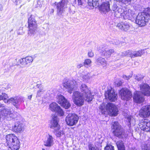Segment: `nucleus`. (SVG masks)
<instances>
[{"label":"nucleus","mask_w":150,"mask_h":150,"mask_svg":"<svg viewBox=\"0 0 150 150\" xmlns=\"http://www.w3.org/2000/svg\"><path fill=\"white\" fill-rule=\"evenodd\" d=\"M112 43L115 45H118L120 43V41L117 39L113 40L111 41Z\"/></svg>","instance_id":"39"},{"label":"nucleus","mask_w":150,"mask_h":150,"mask_svg":"<svg viewBox=\"0 0 150 150\" xmlns=\"http://www.w3.org/2000/svg\"><path fill=\"white\" fill-rule=\"evenodd\" d=\"M13 1H14L16 5H18L20 4L22 0H12Z\"/></svg>","instance_id":"45"},{"label":"nucleus","mask_w":150,"mask_h":150,"mask_svg":"<svg viewBox=\"0 0 150 150\" xmlns=\"http://www.w3.org/2000/svg\"><path fill=\"white\" fill-rule=\"evenodd\" d=\"M91 61L90 59H86L85 60L84 64L86 65H89L91 63Z\"/></svg>","instance_id":"42"},{"label":"nucleus","mask_w":150,"mask_h":150,"mask_svg":"<svg viewBox=\"0 0 150 150\" xmlns=\"http://www.w3.org/2000/svg\"><path fill=\"white\" fill-rule=\"evenodd\" d=\"M35 18V16H34L31 15L28 19L29 30L28 32V34L30 36H32L37 31V25Z\"/></svg>","instance_id":"8"},{"label":"nucleus","mask_w":150,"mask_h":150,"mask_svg":"<svg viewBox=\"0 0 150 150\" xmlns=\"http://www.w3.org/2000/svg\"><path fill=\"white\" fill-rule=\"evenodd\" d=\"M99 109L101 114H105L107 112L112 116L117 115L118 111L115 105L111 103H108L106 105L104 103H102L99 107Z\"/></svg>","instance_id":"2"},{"label":"nucleus","mask_w":150,"mask_h":150,"mask_svg":"<svg viewBox=\"0 0 150 150\" xmlns=\"http://www.w3.org/2000/svg\"><path fill=\"white\" fill-rule=\"evenodd\" d=\"M44 91L45 90L44 89V88L40 89H39L37 91L36 97H40L41 96V94L43 93Z\"/></svg>","instance_id":"36"},{"label":"nucleus","mask_w":150,"mask_h":150,"mask_svg":"<svg viewBox=\"0 0 150 150\" xmlns=\"http://www.w3.org/2000/svg\"><path fill=\"white\" fill-rule=\"evenodd\" d=\"M62 84L64 87L65 88L67 91L70 93L77 86L76 81L74 80L66 79L64 81Z\"/></svg>","instance_id":"12"},{"label":"nucleus","mask_w":150,"mask_h":150,"mask_svg":"<svg viewBox=\"0 0 150 150\" xmlns=\"http://www.w3.org/2000/svg\"><path fill=\"white\" fill-rule=\"evenodd\" d=\"M142 93L147 96H150V87L147 84L142 83L140 86Z\"/></svg>","instance_id":"24"},{"label":"nucleus","mask_w":150,"mask_h":150,"mask_svg":"<svg viewBox=\"0 0 150 150\" xmlns=\"http://www.w3.org/2000/svg\"><path fill=\"white\" fill-rule=\"evenodd\" d=\"M142 150H150V147L148 146L147 145H146L144 147L142 148Z\"/></svg>","instance_id":"48"},{"label":"nucleus","mask_w":150,"mask_h":150,"mask_svg":"<svg viewBox=\"0 0 150 150\" xmlns=\"http://www.w3.org/2000/svg\"><path fill=\"white\" fill-rule=\"evenodd\" d=\"M99 0H88V4L90 6H98L99 5Z\"/></svg>","instance_id":"30"},{"label":"nucleus","mask_w":150,"mask_h":150,"mask_svg":"<svg viewBox=\"0 0 150 150\" xmlns=\"http://www.w3.org/2000/svg\"><path fill=\"white\" fill-rule=\"evenodd\" d=\"M131 10H128V11H123L122 13H120V16H123L124 19H129V18L132 16V14L130 13Z\"/></svg>","instance_id":"28"},{"label":"nucleus","mask_w":150,"mask_h":150,"mask_svg":"<svg viewBox=\"0 0 150 150\" xmlns=\"http://www.w3.org/2000/svg\"><path fill=\"white\" fill-rule=\"evenodd\" d=\"M118 58V59H117V60H118V59H119V58Z\"/></svg>","instance_id":"57"},{"label":"nucleus","mask_w":150,"mask_h":150,"mask_svg":"<svg viewBox=\"0 0 150 150\" xmlns=\"http://www.w3.org/2000/svg\"><path fill=\"white\" fill-rule=\"evenodd\" d=\"M118 1L121 2L122 3L126 4L128 3H130L132 0H117Z\"/></svg>","instance_id":"41"},{"label":"nucleus","mask_w":150,"mask_h":150,"mask_svg":"<svg viewBox=\"0 0 150 150\" xmlns=\"http://www.w3.org/2000/svg\"><path fill=\"white\" fill-rule=\"evenodd\" d=\"M79 88L81 91V93L86 98L87 102H89L91 101L93 96L91 95V91L87 86L85 84H82L79 86Z\"/></svg>","instance_id":"9"},{"label":"nucleus","mask_w":150,"mask_h":150,"mask_svg":"<svg viewBox=\"0 0 150 150\" xmlns=\"http://www.w3.org/2000/svg\"><path fill=\"white\" fill-rule=\"evenodd\" d=\"M148 17H146L145 14L144 13H139L137 16L136 20V23L140 26H144L146 22L148 21Z\"/></svg>","instance_id":"15"},{"label":"nucleus","mask_w":150,"mask_h":150,"mask_svg":"<svg viewBox=\"0 0 150 150\" xmlns=\"http://www.w3.org/2000/svg\"><path fill=\"white\" fill-rule=\"evenodd\" d=\"M133 98L135 102L138 103H142L144 100L142 93L139 91H136L134 93Z\"/></svg>","instance_id":"23"},{"label":"nucleus","mask_w":150,"mask_h":150,"mask_svg":"<svg viewBox=\"0 0 150 150\" xmlns=\"http://www.w3.org/2000/svg\"><path fill=\"white\" fill-rule=\"evenodd\" d=\"M100 10L103 12H107L110 11V2L106 1L103 2L100 6Z\"/></svg>","instance_id":"27"},{"label":"nucleus","mask_w":150,"mask_h":150,"mask_svg":"<svg viewBox=\"0 0 150 150\" xmlns=\"http://www.w3.org/2000/svg\"><path fill=\"white\" fill-rule=\"evenodd\" d=\"M116 144L118 150H125V146L122 141H118Z\"/></svg>","instance_id":"32"},{"label":"nucleus","mask_w":150,"mask_h":150,"mask_svg":"<svg viewBox=\"0 0 150 150\" xmlns=\"http://www.w3.org/2000/svg\"><path fill=\"white\" fill-rule=\"evenodd\" d=\"M121 99L123 100H128L132 97L131 92L127 88H123L119 92Z\"/></svg>","instance_id":"16"},{"label":"nucleus","mask_w":150,"mask_h":150,"mask_svg":"<svg viewBox=\"0 0 150 150\" xmlns=\"http://www.w3.org/2000/svg\"><path fill=\"white\" fill-rule=\"evenodd\" d=\"M8 96L7 94L3 93L0 94V101L3 100L6 103H11L16 108H18L21 103L23 102L24 98L22 97L16 96L14 98H11L8 99ZM4 105L0 102V108L3 107Z\"/></svg>","instance_id":"1"},{"label":"nucleus","mask_w":150,"mask_h":150,"mask_svg":"<svg viewBox=\"0 0 150 150\" xmlns=\"http://www.w3.org/2000/svg\"><path fill=\"white\" fill-rule=\"evenodd\" d=\"M78 5L80 6H84L86 2L85 0H78Z\"/></svg>","instance_id":"38"},{"label":"nucleus","mask_w":150,"mask_h":150,"mask_svg":"<svg viewBox=\"0 0 150 150\" xmlns=\"http://www.w3.org/2000/svg\"><path fill=\"white\" fill-rule=\"evenodd\" d=\"M15 113L9 109H1L0 111V117L10 120L15 118Z\"/></svg>","instance_id":"10"},{"label":"nucleus","mask_w":150,"mask_h":150,"mask_svg":"<svg viewBox=\"0 0 150 150\" xmlns=\"http://www.w3.org/2000/svg\"><path fill=\"white\" fill-rule=\"evenodd\" d=\"M52 10L53 11V12L54 11V10L53 9H52Z\"/></svg>","instance_id":"55"},{"label":"nucleus","mask_w":150,"mask_h":150,"mask_svg":"<svg viewBox=\"0 0 150 150\" xmlns=\"http://www.w3.org/2000/svg\"><path fill=\"white\" fill-rule=\"evenodd\" d=\"M3 7L2 5L0 4V11H1Z\"/></svg>","instance_id":"52"},{"label":"nucleus","mask_w":150,"mask_h":150,"mask_svg":"<svg viewBox=\"0 0 150 150\" xmlns=\"http://www.w3.org/2000/svg\"><path fill=\"white\" fill-rule=\"evenodd\" d=\"M36 87L39 89H40L44 88L43 86L41 84H37Z\"/></svg>","instance_id":"49"},{"label":"nucleus","mask_w":150,"mask_h":150,"mask_svg":"<svg viewBox=\"0 0 150 150\" xmlns=\"http://www.w3.org/2000/svg\"><path fill=\"white\" fill-rule=\"evenodd\" d=\"M83 66V63L77 65V67L79 69Z\"/></svg>","instance_id":"50"},{"label":"nucleus","mask_w":150,"mask_h":150,"mask_svg":"<svg viewBox=\"0 0 150 150\" xmlns=\"http://www.w3.org/2000/svg\"><path fill=\"white\" fill-rule=\"evenodd\" d=\"M130 150H135V149H131Z\"/></svg>","instance_id":"54"},{"label":"nucleus","mask_w":150,"mask_h":150,"mask_svg":"<svg viewBox=\"0 0 150 150\" xmlns=\"http://www.w3.org/2000/svg\"><path fill=\"white\" fill-rule=\"evenodd\" d=\"M146 50V49H144L137 51L128 50L123 52L122 54V56H124L128 55L131 59L134 58L136 57L141 56L145 53Z\"/></svg>","instance_id":"11"},{"label":"nucleus","mask_w":150,"mask_h":150,"mask_svg":"<svg viewBox=\"0 0 150 150\" xmlns=\"http://www.w3.org/2000/svg\"><path fill=\"white\" fill-rule=\"evenodd\" d=\"M134 79L138 81H139L143 79L144 76L142 74H138L134 75Z\"/></svg>","instance_id":"34"},{"label":"nucleus","mask_w":150,"mask_h":150,"mask_svg":"<svg viewBox=\"0 0 150 150\" xmlns=\"http://www.w3.org/2000/svg\"><path fill=\"white\" fill-rule=\"evenodd\" d=\"M6 143L11 150H18L20 147V143L18 137L14 134L7 135L6 137Z\"/></svg>","instance_id":"3"},{"label":"nucleus","mask_w":150,"mask_h":150,"mask_svg":"<svg viewBox=\"0 0 150 150\" xmlns=\"http://www.w3.org/2000/svg\"><path fill=\"white\" fill-rule=\"evenodd\" d=\"M79 119L78 116L76 114L69 113L66 117V122L68 125L72 126L77 122Z\"/></svg>","instance_id":"14"},{"label":"nucleus","mask_w":150,"mask_h":150,"mask_svg":"<svg viewBox=\"0 0 150 150\" xmlns=\"http://www.w3.org/2000/svg\"><path fill=\"white\" fill-rule=\"evenodd\" d=\"M34 59V58L30 56L21 58L19 60L16 59L13 61L12 66H20L21 68H23L30 65Z\"/></svg>","instance_id":"4"},{"label":"nucleus","mask_w":150,"mask_h":150,"mask_svg":"<svg viewBox=\"0 0 150 150\" xmlns=\"http://www.w3.org/2000/svg\"><path fill=\"white\" fill-rule=\"evenodd\" d=\"M105 97H108L109 99L112 101H115L117 99V94L115 92L114 90L112 89H108L107 92L105 94Z\"/></svg>","instance_id":"21"},{"label":"nucleus","mask_w":150,"mask_h":150,"mask_svg":"<svg viewBox=\"0 0 150 150\" xmlns=\"http://www.w3.org/2000/svg\"><path fill=\"white\" fill-rule=\"evenodd\" d=\"M42 150H45V149H42Z\"/></svg>","instance_id":"56"},{"label":"nucleus","mask_w":150,"mask_h":150,"mask_svg":"<svg viewBox=\"0 0 150 150\" xmlns=\"http://www.w3.org/2000/svg\"><path fill=\"white\" fill-rule=\"evenodd\" d=\"M94 55L93 52L92 51H89L88 54V57H93Z\"/></svg>","instance_id":"43"},{"label":"nucleus","mask_w":150,"mask_h":150,"mask_svg":"<svg viewBox=\"0 0 150 150\" xmlns=\"http://www.w3.org/2000/svg\"><path fill=\"white\" fill-rule=\"evenodd\" d=\"M53 144V137L49 134L47 135L44 141V145L47 147H50Z\"/></svg>","instance_id":"26"},{"label":"nucleus","mask_w":150,"mask_h":150,"mask_svg":"<svg viewBox=\"0 0 150 150\" xmlns=\"http://www.w3.org/2000/svg\"><path fill=\"white\" fill-rule=\"evenodd\" d=\"M69 0H62L57 5V14L60 17H62L64 12V8L68 2Z\"/></svg>","instance_id":"13"},{"label":"nucleus","mask_w":150,"mask_h":150,"mask_svg":"<svg viewBox=\"0 0 150 150\" xmlns=\"http://www.w3.org/2000/svg\"><path fill=\"white\" fill-rule=\"evenodd\" d=\"M102 55L105 56L106 57H110L111 54L114 52V50L113 49H110L109 50H102Z\"/></svg>","instance_id":"29"},{"label":"nucleus","mask_w":150,"mask_h":150,"mask_svg":"<svg viewBox=\"0 0 150 150\" xmlns=\"http://www.w3.org/2000/svg\"><path fill=\"white\" fill-rule=\"evenodd\" d=\"M139 127L142 130L150 132V122L147 119L141 120L139 124Z\"/></svg>","instance_id":"18"},{"label":"nucleus","mask_w":150,"mask_h":150,"mask_svg":"<svg viewBox=\"0 0 150 150\" xmlns=\"http://www.w3.org/2000/svg\"><path fill=\"white\" fill-rule=\"evenodd\" d=\"M132 75H129L128 76L126 75H123L122 77L124 79L128 80L129 79L132 77Z\"/></svg>","instance_id":"44"},{"label":"nucleus","mask_w":150,"mask_h":150,"mask_svg":"<svg viewBox=\"0 0 150 150\" xmlns=\"http://www.w3.org/2000/svg\"><path fill=\"white\" fill-rule=\"evenodd\" d=\"M41 2L39 1H37V4L36 5V7H41L42 6Z\"/></svg>","instance_id":"46"},{"label":"nucleus","mask_w":150,"mask_h":150,"mask_svg":"<svg viewBox=\"0 0 150 150\" xmlns=\"http://www.w3.org/2000/svg\"><path fill=\"white\" fill-rule=\"evenodd\" d=\"M72 98L74 103L78 106L83 105L85 100L87 101L84 95L80 92L77 91L73 93Z\"/></svg>","instance_id":"7"},{"label":"nucleus","mask_w":150,"mask_h":150,"mask_svg":"<svg viewBox=\"0 0 150 150\" xmlns=\"http://www.w3.org/2000/svg\"><path fill=\"white\" fill-rule=\"evenodd\" d=\"M112 10L116 14H117V13L121 12L122 11V8H119L116 4L113 5L112 8Z\"/></svg>","instance_id":"33"},{"label":"nucleus","mask_w":150,"mask_h":150,"mask_svg":"<svg viewBox=\"0 0 150 150\" xmlns=\"http://www.w3.org/2000/svg\"><path fill=\"white\" fill-rule=\"evenodd\" d=\"M13 130L17 133H21L24 130V126L20 122L17 121L15 123V126L13 127Z\"/></svg>","instance_id":"25"},{"label":"nucleus","mask_w":150,"mask_h":150,"mask_svg":"<svg viewBox=\"0 0 150 150\" xmlns=\"http://www.w3.org/2000/svg\"><path fill=\"white\" fill-rule=\"evenodd\" d=\"M57 99L58 103L65 109H68L70 107V103L63 96L58 95Z\"/></svg>","instance_id":"19"},{"label":"nucleus","mask_w":150,"mask_h":150,"mask_svg":"<svg viewBox=\"0 0 150 150\" xmlns=\"http://www.w3.org/2000/svg\"><path fill=\"white\" fill-rule=\"evenodd\" d=\"M122 31H127L131 27L130 24L126 21H122L118 23L117 25Z\"/></svg>","instance_id":"22"},{"label":"nucleus","mask_w":150,"mask_h":150,"mask_svg":"<svg viewBox=\"0 0 150 150\" xmlns=\"http://www.w3.org/2000/svg\"><path fill=\"white\" fill-rule=\"evenodd\" d=\"M145 13L146 17H148V20L149 19L150 16V8H147L145 10V12H144Z\"/></svg>","instance_id":"37"},{"label":"nucleus","mask_w":150,"mask_h":150,"mask_svg":"<svg viewBox=\"0 0 150 150\" xmlns=\"http://www.w3.org/2000/svg\"><path fill=\"white\" fill-rule=\"evenodd\" d=\"M91 76L90 74H88L86 75H83L82 77L84 80H87L89 79Z\"/></svg>","instance_id":"40"},{"label":"nucleus","mask_w":150,"mask_h":150,"mask_svg":"<svg viewBox=\"0 0 150 150\" xmlns=\"http://www.w3.org/2000/svg\"><path fill=\"white\" fill-rule=\"evenodd\" d=\"M130 117H128V122H130Z\"/></svg>","instance_id":"53"},{"label":"nucleus","mask_w":150,"mask_h":150,"mask_svg":"<svg viewBox=\"0 0 150 150\" xmlns=\"http://www.w3.org/2000/svg\"><path fill=\"white\" fill-rule=\"evenodd\" d=\"M59 118L57 116H54L51 123L50 127L54 129V133L58 137H60L64 134V132L60 129V125L58 124Z\"/></svg>","instance_id":"6"},{"label":"nucleus","mask_w":150,"mask_h":150,"mask_svg":"<svg viewBox=\"0 0 150 150\" xmlns=\"http://www.w3.org/2000/svg\"><path fill=\"white\" fill-rule=\"evenodd\" d=\"M32 95L29 96H28V99H30V100L31 98H32Z\"/></svg>","instance_id":"51"},{"label":"nucleus","mask_w":150,"mask_h":150,"mask_svg":"<svg viewBox=\"0 0 150 150\" xmlns=\"http://www.w3.org/2000/svg\"><path fill=\"white\" fill-rule=\"evenodd\" d=\"M139 115L142 117L146 118L150 116V105L144 106L140 110Z\"/></svg>","instance_id":"20"},{"label":"nucleus","mask_w":150,"mask_h":150,"mask_svg":"<svg viewBox=\"0 0 150 150\" xmlns=\"http://www.w3.org/2000/svg\"><path fill=\"white\" fill-rule=\"evenodd\" d=\"M111 128L113 134L117 137L122 139L127 136L124 131L117 122H115L112 125Z\"/></svg>","instance_id":"5"},{"label":"nucleus","mask_w":150,"mask_h":150,"mask_svg":"<svg viewBox=\"0 0 150 150\" xmlns=\"http://www.w3.org/2000/svg\"><path fill=\"white\" fill-rule=\"evenodd\" d=\"M75 1H76V0H75Z\"/></svg>","instance_id":"58"},{"label":"nucleus","mask_w":150,"mask_h":150,"mask_svg":"<svg viewBox=\"0 0 150 150\" xmlns=\"http://www.w3.org/2000/svg\"><path fill=\"white\" fill-rule=\"evenodd\" d=\"M104 150H114V147L110 144H107L105 147Z\"/></svg>","instance_id":"35"},{"label":"nucleus","mask_w":150,"mask_h":150,"mask_svg":"<svg viewBox=\"0 0 150 150\" xmlns=\"http://www.w3.org/2000/svg\"><path fill=\"white\" fill-rule=\"evenodd\" d=\"M49 109L60 116H62L64 114L63 111L56 103H52L50 104Z\"/></svg>","instance_id":"17"},{"label":"nucleus","mask_w":150,"mask_h":150,"mask_svg":"<svg viewBox=\"0 0 150 150\" xmlns=\"http://www.w3.org/2000/svg\"><path fill=\"white\" fill-rule=\"evenodd\" d=\"M122 82L121 81H119L118 82H115V85L117 86H119L121 85Z\"/></svg>","instance_id":"47"},{"label":"nucleus","mask_w":150,"mask_h":150,"mask_svg":"<svg viewBox=\"0 0 150 150\" xmlns=\"http://www.w3.org/2000/svg\"><path fill=\"white\" fill-rule=\"evenodd\" d=\"M96 62L98 64H100L103 67L107 65L106 62L104 58L99 57L97 58L96 60Z\"/></svg>","instance_id":"31"}]
</instances>
